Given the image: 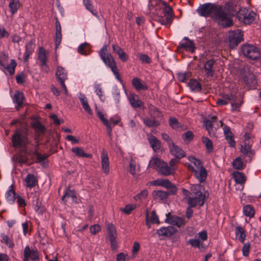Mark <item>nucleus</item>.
<instances>
[{
  "label": "nucleus",
  "mask_w": 261,
  "mask_h": 261,
  "mask_svg": "<svg viewBox=\"0 0 261 261\" xmlns=\"http://www.w3.org/2000/svg\"><path fill=\"white\" fill-rule=\"evenodd\" d=\"M164 163V161L158 158H154L150 161L149 165L150 167L155 169L159 171Z\"/></svg>",
  "instance_id": "42"
},
{
  "label": "nucleus",
  "mask_w": 261,
  "mask_h": 261,
  "mask_svg": "<svg viewBox=\"0 0 261 261\" xmlns=\"http://www.w3.org/2000/svg\"><path fill=\"white\" fill-rule=\"evenodd\" d=\"M101 230V227L98 224H95L90 227V231L92 234H95Z\"/></svg>",
  "instance_id": "59"
},
{
  "label": "nucleus",
  "mask_w": 261,
  "mask_h": 261,
  "mask_svg": "<svg viewBox=\"0 0 261 261\" xmlns=\"http://www.w3.org/2000/svg\"><path fill=\"white\" fill-rule=\"evenodd\" d=\"M62 40V33L61 32H56V37H55V44L56 48H57L59 45L60 44Z\"/></svg>",
  "instance_id": "62"
},
{
  "label": "nucleus",
  "mask_w": 261,
  "mask_h": 261,
  "mask_svg": "<svg viewBox=\"0 0 261 261\" xmlns=\"http://www.w3.org/2000/svg\"><path fill=\"white\" fill-rule=\"evenodd\" d=\"M25 186L32 188L37 184L38 180L34 174L29 173L25 178Z\"/></svg>",
  "instance_id": "26"
},
{
  "label": "nucleus",
  "mask_w": 261,
  "mask_h": 261,
  "mask_svg": "<svg viewBox=\"0 0 261 261\" xmlns=\"http://www.w3.org/2000/svg\"><path fill=\"white\" fill-rule=\"evenodd\" d=\"M152 195L154 199L162 200L166 199L168 197V193L165 191L157 190L153 191Z\"/></svg>",
  "instance_id": "29"
},
{
  "label": "nucleus",
  "mask_w": 261,
  "mask_h": 261,
  "mask_svg": "<svg viewBox=\"0 0 261 261\" xmlns=\"http://www.w3.org/2000/svg\"><path fill=\"white\" fill-rule=\"evenodd\" d=\"M66 197H71L73 199L74 198H76V194L74 191L71 190L69 188H67L64 195L62 197V201H66Z\"/></svg>",
  "instance_id": "48"
},
{
  "label": "nucleus",
  "mask_w": 261,
  "mask_h": 261,
  "mask_svg": "<svg viewBox=\"0 0 261 261\" xmlns=\"http://www.w3.org/2000/svg\"><path fill=\"white\" fill-rule=\"evenodd\" d=\"M78 53L82 55H88L91 53L90 44L85 42L80 45L78 47Z\"/></svg>",
  "instance_id": "34"
},
{
  "label": "nucleus",
  "mask_w": 261,
  "mask_h": 261,
  "mask_svg": "<svg viewBox=\"0 0 261 261\" xmlns=\"http://www.w3.org/2000/svg\"><path fill=\"white\" fill-rule=\"evenodd\" d=\"M190 89L194 92H201L202 90L201 84L195 79H191L188 83Z\"/></svg>",
  "instance_id": "25"
},
{
  "label": "nucleus",
  "mask_w": 261,
  "mask_h": 261,
  "mask_svg": "<svg viewBox=\"0 0 261 261\" xmlns=\"http://www.w3.org/2000/svg\"><path fill=\"white\" fill-rule=\"evenodd\" d=\"M252 146V142H244L241 147V152L249 158V161L255 154L254 151L251 149Z\"/></svg>",
  "instance_id": "13"
},
{
  "label": "nucleus",
  "mask_w": 261,
  "mask_h": 261,
  "mask_svg": "<svg viewBox=\"0 0 261 261\" xmlns=\"http://www.w3.org/2000/svg\"><path fill=\"white\" fill-rule=\"evenodd\" d=\"M148 195V191L146 189H144L140 192L139 194L136 195L134 197L135 200H139L142 199H144L146 198Z\"/></svg>",
  "instance_id": "54"
},
{
  "label": "nucleus",
  "mask_w": 261,
  "mask_h": 261,
  "mask_svg": "<svg viewBox=\"0 0 261 261\" xmlns=\"http://www.w3.org/2000/svg\"><path fill=\"white\" fill-rule=\"evenodd\" d=\"M2 238V242L5 243L9 248H13L14 246V243L12 237H9L5 233H2L1 234Z\"/></svg>",
  "instance_id": "39"
},
{
  "label": "nucleus",
  "mask_w": 261,
  "mask_h": 261,
  "mask_svg": "<svg viewBox=\"0 0 261 261\" xmlns=\"http://www.w3.org/2000/svg\"><path fill=\"white\" fill-rule=\"evenodd\" d=\"M241 51L244 56L252 60H256L260 56L259 49L252 44H244L241 47Z\"/></svg>",
  "instance_id": "6"
},
{
  "label": "nucleus",
  "mask_w": 261,
  "mask_h": 261,
  "mask_svg": "<svg viewBox=\"0 0 261 261\" xmlns=\"http://www.w3.org/2000/svg\"><path fill=\"white\" fill-rule=\"evenodd\" d=\"M12 145L15 148H21L23 151L27 152V146L30 143L28 132L26 129L17 128L12 136Z\"/></svg>",
  "instance_id": "3"
},
{
  "label": "nucleus",
  "mask_w": 261,
  "mask_h": 261,
  "mask_svg": "<svg viewBox=\"0 0 261 261\" xmlns=\"http://www.w3.org/2000/svg\"><path fill=\"white\" fill-rule=\"evenodd\" d=\"M194 137V136L193 132L192 131L189 130L186 132L182 135V138L185 141H187L189 142H190L192 140H193Z\"/></svg>",
  "instance_id": "51"
},
{
  "label": "nucleus",
  "mask_w": 261,
  "mask_h": 261,
  "mask_svg": "<svg viewBox=\"0 0 261 261\" xmlns=\"http://www.w3.org/2000/svg\"><path fill=\"white\" fill-rule=\"evenodd\" d=\"M197 12L201 16H211L212 18L222 28H228L233 25L232 20L228 16L222 6L205 3L200 5L197 9Z\"/></svg>",
  "instance_id": "1"
},
{
  "label": "nucleus",
  "mask_w": 261,
  "mask_h": 261,
  "mask_svg": "<svg viewBox=\"0 0 261 261\" xmlns=\"http://www.w3.org/2000/svg\"><path fill=\"white\" fill-rule=\"evenodd\" d=\"M170 126L173 129L177 128L179 127V123L177 119L171 117L169 120Z\"/></svg>",
  "instance_id": "56"
},
{
  "label": "nucleus",
  "mask_w": 261,
  "mask_h": 261,
  "mask_svg": "<svg viewBox=\"0 0 261 261\" xmlns=\"http://www.w3.org/2000/svg\"><path fill=\"white\" fill-rule=\"evenodd\" d=\"M202 186L200 184H195L191 186V190L195 196H200V194H203L201 191Z\"/></svg>",
  "instance_id": "46"
},
{
  "label": "nucleus",
  "mask_w": 261,
  "mask_h": 261,
  "mask_svg": "<svg viewBox=\"0 0 261 261\" xmlns=\"http://www.w3.org/2000/svg\"><path fill=\"white\" fill-rule=\"evenodd\" d=\"M79 98L85 111H86L89 115H92V111L89 105L88 100L86 96L84 94H80Z\"/></svg>",
  "instance_id": "24"
},
{
  "label": "nucleus",
  "mask_w": 261,
  "mask_h": 261,
  "mask_svg": "<svg viewBox=\"0 0 261 261\" xmlns=\"http://www.w3.org/2000/svg\"><path fill=\"white\" fill-rule=\"evenodd\" d=\"M9 35V33L5 29V28L0 24V39L5 38H8Z\"/></svg>",
  "instance_id": "57"
},
{
  "label": "nucleus",
  "mask_w": 261,
  "mask_h": 261,
  "mask_svg": "<svg viewBox=\"0 0 261 261\" xmlns=\"http://www.w3.org/2000/svg\"><path fill=\"white\" fill-rule=\"evenodd\" d=\"M207 175V171L204 167L196 170L194 173V177L198 179L200 183L205 181Z\"/></svg>",
  "instance_id": "20"
},
{
  "label": "nucleus",
  "mask_w": 261,
  "mask_h": 261,
  "mask_svg": "<svg viewBox=\"0 0 261 261\" xmlns=\"http://www.w3.org/2000/svg\"><path fill=\"white\" fill-rule=\"evenodd\" d=\"M188 160L190 162L194 164L195 166L197 168V170H198V169L204 167L201 161L200 160L195 158L193 156H189L188 158Z\"/></svg>",
  "instance_id": "47"
},
{
  "label": "nucleus",
  "mask_w": 261,
  "mask_h": 261,
  "mask_svg": "<svg viewBox=\"0 0 261 261\" xmlns=\"http://www.w3.org/2000/svg\"><path fill=\"white\" fill-rule=\"evenodd\" d=\"M233 167L237 170H243L246 167L245 163L243 160L240 158L238 157L233 160L232 163Z\"/></svg>",
  "instance_id": "35"
},
{
  "label": "nucleus",
  "mask_w": 261,
  "mask_h": 261,
  "mask_svg": "<svg viewBox=\"0 0 261 261\" xmlns=\"http://www.w3.org/2000/svg\"><path fill=\"white\" fill-rule=\"evenodd\" d=\"M13 99V101L18 106H21L22 104L24 99L23 93L19 91L16 92L14 95Z\"/></svg>",
  "instance_id": "43"
},
{
  "label": "nucleus",
  "mask_w": 261,
  "mask_h": 261,
  "mask_svg": "<svg viewBox=\"0 0 261 261\" xmlns=\"http://www.w3.org/2000/svg\"><path fill=\"white\" fill-rule=\"evenodd\" d=\"M133 86L137 91L147 90L148 87L144 82H142V80L138 77L134 78L132 81Z\"/></svg>",
  "instance_id": "21"
},
{
  "label": "nucleus",
  "mask_w": 261,
  "mask_h": 261,
  "mask_svg": "<svg viewBox=\"0 0 261 261\" xmlns=\"http://www.w3.org/2000/svg\"><path fill=\"white\" fill-rule=\"evenodd\" d=\"M96 113L97 116L100 119V120L102 122L104 125L107 124V123L110 122L109 120L105 117V116L102 112H101L99 110H96Z\"/></svg>",
  "instance_id": "63"
},
{
  "label": "nucleus",
  "mask_w": 261,
  "mask_h": 261,
  "mask_svg": "<svg viewBox=\"0 0 261 261\" xmlns=\"http://www.w3.org/2000/svg\"><path fill=\"white\" fill-rule=\"evenodd\" d=\"M128 99L131 106L134 108H140L143 105V102L139 99L137 94H130Z\"/></svg>",
  "instance_id": "22"
},
{
  "label": "nucleus",
  "mask_w": 261,
  "mask_h": 261,
  "mask_svg": "<svg viewBox=\"0 0 261 261\" xmlns=\"http://www.w3.org/2000/svg\"><path fill=\"white\" fill-rule=\"evenodd\" d=\"M233 177L235 181L238 184H243L246 180L245 174L239 171H234L233 172Z\"/></svg>",
  "instance_id": "32"
},
{
  "label": "nucleus",
  "mask_w": 261,
  "mask_h": 261,
  "mask_svg": "<svg viewBox=\"0 0 261 261\" xmlns=\"http://www.w3.org/2000/svg\"><path fill=\"white\" fill-rule=\"evenodd\" d=\"M17 162L21 164H24L28 161V158L25 155L19 154L16 157Z\"/></svg>",
  "instance_id": "61"
},
{
  "label": "nucleus",
  "mask_w": 261,
  "mask_h": 261,
  "mask_svg": "<svg viewBox=\"0 0 261 261\" xmlns=\"http://www.w3.org/2000/svg\"><path fill=\"white\" fill-rule=\"evenodd\" d=\"M244 214L250 218L254 217L255 214V210L254 207L250 204L244 205L243 208Z\"/></svg>",
  "instance_id": "37"
},
{
  "label": "nucleus",
  "mask_w": 261,
  "mask_h": 261,
  "mask_svg": "<svg viewBox=\"0 0 261 261\" xmlns=\"http://www.w3.org/2000/svg\"><path fill=\"white\" fill-rule=\"evenodd\" d=\"M48 52L46 51L43 47H40L39 48L38 59L41 65H45L46 63Z\"/></svg>",
  "instance_id": "33"
},
{
  "label": "nucleus",
  "mask_w": 261,
  "mask_h": 261,
  "mask_svg": "<svg viewBox=\"0 0 261 261\" xmlns=\"http://www.w3.org/2000/svg\"><path fill=\"white\" fill-rule=\"evenodd\" d=\"M32 126L38 136L44 134L45 132L46 129L44 126L39 121L33 122Z\"/></svg>",
  "instance_id": "36"
},
{
  "label": "nucleus",
  "mask_w": 261,
  "mask_h": 261,
  "mask_svg": "<svg viewBox=\"0 0 261 261\" xmlns=\"http://www.w3.org/2000/svg\"><path fill=\"white\" fill-rule=\"evenodd\" d=\"M9 59L8 55L3 52L0 57V69L3 71H7L9 75L11 76L15 73L17 63L15 60L11 59L9 64L6 65Z\"/></svg>",
  "instance_id": "5"
},
{
  "label": "nucleus",
  "mask_w": 261,
  "mask_h": 261,
  "mask_svg": "<svg viewBox=\"0 0 261 261\" xmlns=\"http://www.w3.org/2000/svg\"><path fill=\"white\" fill-rule=\"evenodd\" d=\"M159 172L164 176H168L170 175L174 174L170 168L169 165L165 162L162 165L161 168L159 169Z\"/></svg>",
  "instance_id": "38"
},
{
  "label": "nucleus",
  "mask_w": 261,
  "mask_h": 261,
  "mask_svg": "<svg viewBox=\"0 0 261 261\" xmlns=\"http://www.w3.org/2000/svg\"><path fill=\"white\" fill-rule=\"evenodd\" d=\"M177 49L178 51L185 50L193 53L195 50V45L192 40L188 37H185L177 46Z\"/></svg>",
  "instance_id": "10"
},
{
  "label": "nucleus",
  "mask_w": 261,
  "mask_h": 261,
  "mask_svg": "<svg viewBox=\"0 0 261 261\" xmlns=\"http://www.w3.org/2000/svg\"><path fill=\"white\" fill-rule=\"evenodd\" d=\"M83 4L86 9L94 16H96L97 15V11L95 9L91 0H83Z\"/></svg>",
  "instance_id": "40"
},
{
  "label": "nucleus",
  "mask_w": 261,
  "mask_h": 261,
  "mask_svg": "<svg viewBox=\"0 0 261 261\" xmlns=\"http://www.w3.org/2000/svg\"><path fill=\"white\" fill-rule=\"evenodd\" d=\"M149 220L151 223L153 224H160V221L158 215L156 214L155 211L153 210L151 213V216L149 217Z\"/></svg>",
  "instance_id": "53"
},
{
  "label": "nucleus",
  "mask_w": 261,
  "mask_h": 261,
  "mask_svg": "<svg viewBox=\"0 0 261 261\" xmlns=\"http://www.w3.org/2000/svg\"><path fill=\"white\" fill-rule=\"evenodd\" d=\"M169 148L170 153L174 156V158L180 160L186 156V152L183 149L174 143L170 146Z\"/></svg>",
  "instance_id": "14"
},
{
  "label": "nucleus",
  "mask_w": 261,
  "mask_h": 261,
  "mask_svg": "<svg viewBox=\"0 0 261 261\" xmlns=\"http://www.w3.org/2000/svg\"><path fill=\"white\" fill-rule=\"evenodd\" d=\"M101 165L103 172L108 174L110 171V165L109 158L107 151L105 149H102L101 155Z\"/></svg>",
  "instance_id": "15"
},
{
  "label": "nucleus",
  "mask_w": 261,
  "mask_h": 261,
  "mask_svg": "<svg viewBox=\"0 0 261 261\" xmlns=\"http://www.w3.org/2000/svg\"><path fill=\"white\" fill-rule=\"evenodd\" d=\"M215 60L214 59L207 60L204 64V69L207 76L212 77L215 74V70L213 68L215 64Z\"/></svg>",
  "instance_id": "18"
},
{
  "label": "nucleus",
  "mask_w": 261,
  "mask_h": 261,
  "mask_svg": "<svg viewBox=\"0 0 261 261\" xmlns=\"http://www.w3.org/2000/svg\"><path fill=\"white\" fill-rule=\"evenodd\" d=\"M202 142L205 144L208 152H211L213 150V144L212 141L208 138L203 137L202 138Z\"/></svg>",
  "instance_id": "44"
},
{
  "label": "nucleus",
  "mask_w": 261,
  "mask_h": 261,
  "mask_svg": "<svg viewBox=\"0 0 261 261\" xmlns=\"http://www.w3.org/2000/svg\"><path fill=\"white\" fill-rule=\"evenodd\" d=\"M25 77L26 76L23 73H21L17 75L16 76V81L17 83L18 84H22L25 81Z\"/></svg>",
  "instance_id": "64"
},
{
  "label": "nucleus",
  "mask_w": 261,
  "mask_h": 261,
  "mask_svg": "<svg viewBox=\"0 0 261 261\" xmlns=\"http://www.w3.org/2000/svg\"><path fill=\"white\" fill-rule=\"evenodd\" d=\"M250 245L249 243H245L244 244L243 248H242V252L243 255L244 256H248L250 252Z\"/></svg>",
  "instance_id": "60"
},
{
  "label": "nucleus",
  "mask_w": 261,
  "mask_h": 261,
  "mask_svg": "<svg viewBox=\"0 0 261 261\" xmlns=\"http://www.w3.org/2000/svg\"><path fill=\"white\" fill-rule=\"evenodd\" d=\"M216 117L213 116L212 117L211 120L208 119L205 121L204 125L208 133H210V131L212 129L213 122L216 120Z\"/></svg>",
  "instance_id": "52"
},
{
  "label": "nucleus",
  "mask_w": 261,
  "mask_h": 261,
  "mask_svg": "<svg viewBox=\"0 0 261 261\" xmlns=\"http://www.w3.org/2000/svg\"><path fill=\"white\" fill-rule=\"evenodd\" d=\"M180 163V160L176 158H173L169 161V166L172 171L173 173L177 170V165Z\"/></svg>",
  "instance_id": "45"
},
{
  "label": "nucleus",
  "mask_w": 261,
  "mask_h": 261,
  "mask_svg": "<svg viewBox=\"0 0 261 261\" xmlns=\"http://www.w3.org/2000/svg\"><path fill=\"white\" fill-rule=\"evenodd\" d=\"M200 196H195V197H188V203L189 205V207H195L197 204H199L200 206L203 205L205 195L203 194H200Z\"/></svg>",
  "instance_id": "16"
},
{
  "label": "nucleus",
  "mask_w": 261,
  "mask_h": 261,
  "mask_svg": "<svg viewBox=\"0 0 261 261\" xmlns=\"http://www.w3.org/2000/svg\"><path fill=\"white\" fill-rule=\"evenodd\" d=\"M223 129L225 139L228 141L229 146L234 148L236 146V141L234 140V135L231 132L230 128L227 125H225Z\"/></svg>",
  "instance_id": "17"
},
{
  "label": "nucleus",
  "mask_w": 261,
  "mask_h": 261,
  "mask_svg": "<svg viewBox=\"0 0 261 261\" xmlns=\"http://www.w3.org/2000/svg\"><path fill=\"white\" fill-rule=\"evenodd\" d=\"M101 59L104 62L107 67L111 68V71L115 75L116 78L119 81L121 77L117 69L116 62L112 55L108 53L107 45H103L99 52Z\"/></svg>",
  "instance_id": "4"
},
{
  "label": "nucleus",
  "mask_w": 261,
  "mask_h": 261,
  "mask_svg": "<svg viewBox=\"0 0 261 261\" xmlns=\"http://www.w3.org/2000/svg\"><path fill=\"white\" fill-rule=\"evenodd\" d=\"M107 229L109 232V237L116 236V230L115 226L112 223H109L107 225Z\"/></svg>",
  "instance_id": "55"
},
{
  "label": "nucleus",
  "mask_w": 261,
  "mask_h": 261,
  "mask_svg": "<svg viewBox=\"0 0 261 261\" xmlns=\"http://www.w3.org/2000/svg\"><path fill=\"white\" fill-rule=\"evenodd\" d=\"M243 39V34L242 31L239 30H236L231 31L228 34V42L229 47L233 48L238 46Z\"/></svg>",
  "instance_id": "8"
},
{
  "label": "nucleus",
  "mask_w": 261,
  "mask_h": 261,
  "mask_svg": "<svg viewBox=\"0 0 261 261\" xmlns=\"http://www.w3.org/2000/svg\"><path fill=\"white\" fill-rule=\"evenodd\" d=\"M255 13L249 9L241 8L237 13L239 20L245 24H250L255 19Z\"/></svg>",
  "instance_id": "7"
},
{
  "label": "nucleus",
  "mask_w": 261,
  "mask_h": 261,
  "mask_svg": "<svg viewBox=\"0 0 261 261\" xmlns=\"http://www.w3.org/2000/svg\"><path fill=\"white\" fill-rule=\"evenodd\" d=\"M245 232V229L241 226H238L236 228L235 233L236 237L242 243L244 242L246 238Z\"/></svg>",
  "instance_id": "28"
},
{
  "label": "nucleus",
  "mask_w": 261,
  "mask_h": 261,
  "mask_svg": "<svg viewBox=\"0 0 261 261\" xmlns=\"http://www.w3.org/2000/svg\"><path fill=\"white\" fill-rule=\"evenodd\" d=\"M71 151L74 153L77 156L81 158H87L91 159L92 157L91 154L86 153L84 152L83 149L79 147H73Z\"/></svg>",
  "instance_id": "27"
},
{
  "label": "nucleus",
  "mask_w": 261,
  "mask_h": 261,
  "mask_svg": "<svg viewBox=\"0 0 261 261\" xmlns=\"http://www.w3.org/2000/svg\"><path fill=\"white\" fill-rule=\"evenodd\" d=\"M56 76L61 84V88L63 89L66 95H68V91L65 84V81L67 79V72L65 69L61 66H58Z\"/></svg>",
  "instance_id": "9"
},
{
  "label": "nucleus",
  "mask_w": 261,
  "mask_h": 261,
  "mask_svg": "<svg viewBox=\"0 0 261 261\" xmlns=\"http://www.w3.org/2000/svg\"><path fill=\"white\" fill-rule=\"evenodd\" d=\"M35 41L32 39L25 46V52L32 54L35 48Z\"/></svg>",
  "instance_id": "49"
},
{
  "label": "nucleus",
  "mask_w": 261,
  "mask_h": 261,
  "mask_svg": "<svg viewBox=\"0 0 261 261\" xmlns=\"http://www.w3.org/2000/svg\"><path fill=\"white\" fill-rule=\"evenodd\" d=\"M177 230L172 226L162 227L156 231V233L159 237H170L174 234Z\"/></svg>",
  "instance_id": "11"
},
{
  "label": "nucleus",
  "mask_w": 261,
  "mask_h": 261,
  "mask_svg": "<svg viewBox=\"0 0 261 261\" xmlns=\"http://www.w3.org/2000/svg\"><path fill=\"white\" fill-rule=\"evenodd\" d=\"M147 140L154 151L158 152L161 151V142L152 134L147 135Z\"/></svg>",
  "instance_id": "12"
},
{
  "label": "nucleus",
  "mask_w": 261,
  "mask_h": 261,
  "mask_svg": "<svg viewBox=\"0 0 261 261\" xmlns=\"http://www.w3.org/2000/svg\"><path fill=\"white\" fill-rule=\"evenodd\" d=\"M144 124L148 127H158L160 122L154 118H146L143 119Z\"/></svg>",
  "instance_id": "41"
},
{
  "label": "nucleus",
  "mask_w": 261,
  "mask_h": 261,
  "mask_svg": "<svg viewBox=\"0 0 261 261\" xmlns=\"http://www.w3.org/2000/svg\"><path fill=\"white\" fill-rule=\"evenodd\" d=\"M136 208V204H127L123 208H121V211L124 214H130Z\"/></svg>",
  "instance_id": "50"
},
{
  "label": "nucleus",
  "mask_w": 261,
  "mask_h": 261,
  "mask_svg": "<svg viewBox=\"0 0 261 261\" xmlns=\"http://www.w3.org/2000/svg\"><path fill=\"white\" fill-rule=\"evenodd\" d=\"M170 222L171 224L173 225H176L178 227H179L182 225H184L186 224V222L185 219L182 217H177V216H172L170 218Z\"/></svg>",
  "instance_id": "31"
},
{
  "label": "nucleus",
  "mask_w": 261,
  "mask_h": 261,
  "mask_svg": "<svg viewBox=\"0 0 261 261\" xmlns=\"http://www.w3.org/2000/svg\"><path fill=\"white\" fill-rule=\"evenodd\" d=\"M27 253V257L32 261H38L39 252L37 249H31L29 246L25 247L23 251V255Z\"/></svg>",
  "instance_id": "19"
},
{
  "label": "nucleus",
  "mask_w": 261,
  "mask_h": 261,
  "mask_svg": "<svg viewBox=\"0 0 261 261\" xmlns=\"http://www.w3.org/2000/svg\"><path fill=\"white\" fill-rule=\"evenodd\" d=\"M162 139L167 142L169 147L170 146H171L172 144H174V143H173L172 140L171 139V138L166 133H162Z\"/></svg>",
  "instance_id": "58"
},
{
  "label": "nucleus",
  "mask_w": 261,
  "mask_h": 261,
  "mask_svg": "<svg viewBox=\"0 0 261 261\" xmlns=\"http://www.w3.org/2000/svg\"><path fill=\"white\" fill-rule=\"evenodd\" d=\"M16 196L13 186H10L9 187V189L6 192L5 194V197L7 202L11 204L14 203Z\"/></svg>",
  "instance_id": "23"
},
{
  "label": "nucleus",
  "mask_w": 261,
  "mask_h": 261,
  "mask_svg": "<svg viewBox=\"0 0 261 261\" xmlns=\"http://www.w3.org/2000/svg\"><path fill=\"white\" fill-rule=\"evenodd\" d=\"M149 6L150 11L154 10L157 15H159L160 11L162 10L163 16H156L155 20L169 28L172 23L174 14L172 8L168 3L163 0H149Z\"/></svg>",
  "instance_id": "2"
},
{
  "label": "nucleus",
  "mask_w": 261,
  "mask_h": 261,
  "mask_svg": "<svg viewBox=\"0 0 261 261\" xmlns=\"http://www.w3.org/2000/svg\"><path fill=\"white\" fill-rule=\"evenodd\" d=\"M148 109L149 115L152 118L156 119L158 118L162 117V113L154 106L150 105L148 107Z\"/></svg>",
  "instance_id": "30"
}]
</instances>
